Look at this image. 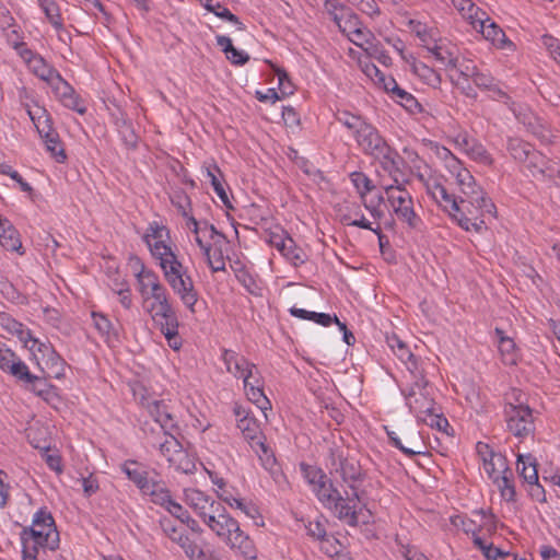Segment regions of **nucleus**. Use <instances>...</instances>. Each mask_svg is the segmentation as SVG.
I'll return each mask as SVG.
<instances>
[{"mask_svg":"<svg viewBox=\"0 0 560 560\" xmlns=\"http://www.w3.org/2000/svg\"><path fill=\"white\" fill-rule=\"evenodd\" d=\"M472 160L483 165H491L493 159L487 149L476 139L466 152Z\"/></svg>","mask_w":560,"mask_h":560,"instance_id":"58","label":"nucleus"},{"mask_svg":"<svg viewBox=\"0 0 560 560\" xmlns=\"http://www.w3.org/2000/svg\"><path fill=\"white\" fill-rule=\"evenodd\" d=\"M50 85L61 102H65L68 97L75 93L73 88L66 80H63L60 74L58 78H56V80H54V82L50 83Z\"/></svg>","mask_w":560,"mask_h":560,"instance_id":"64","label":"nucleus"},{"mask_svg":"<svg viewBox=\"0 0 560 560\" xmlns=\"http://www.w3.org/2000/svg\"><path fill=\"white\" fill-rule=\"evenodd\" d=\"M443 153L446 166L455 176L460 191L458 210L452 212V219L465 231L482 233L488 229V221L497 218L495 205L448 149L443 148Z\"/></svg>","mask_w":560,"mask_h":560,"instance_id":"1","label":"nucleus"},{"mask_svg":"<svg viewBox=\"0 0 560 560\" xmlns=\"http://www.w3.org/2000/svg\"><path fill=\"white\" fill-rule=\"evenodd\" d=\"M46 150L56 159L57 162L63 163L67 159L62 142L57 131L50 132L42 138Z\"/></svg>","mask_w":560,"mask_h":560,"instance_id":"48","label":"nucleus"},{"mask_svg":"<svg viewBox=\"0 0 560 560\" xmlns=\"http://www.w3.org/2000/svg\"><path fill=\"white\" fill-rule=\"evenodd\" d=\"M202 168L205 170L214 192L223 202V205L229 209H233L228 192L224 188L223 174L219 166L215 163H206Z\"/></svg>","mask_w":560,"mask_h":560,"instance_id":"26","label":"nucleus"},{"mask_svg":"<svg viewBox=\"0 0 560 560\" xmlns=\"http://www.w3.org/2000/svg\"><path fill=\"white\" fill-rule=\"evenodd\" d=\"M150 486L148 492H142L145 495H150L151 501L163 508H166L171 502L172 497L170 490L165 487L164 482L155 479Z\"/></svg>","mask_w":560,"mask_h":560,"instance_id":"46","label":"nucleus"},{"mask_svg":"<svg viewBox=\"0 0 560 560\" xmlns=\"http://www.w3.org/2000/svg\"><path fill=\"white\" fill-rule=\"evenodd\" d=\"M300 468L311 489L323 506L329 510L339 521L355 527L359 524L357 505L353 499L343 498L325 471L316 466L302 463Z\"/></svg>","mask_w":560,"mask_h":560,"instance_id":"3","label":"nucleus"},{"mask_svg":"<svg viewBox=\"0 0 560 560\" xmlns=\"http://www.w3.org/2000/svg\"><path fill=\"white\" fill-rule=\"evenodd\" d=\"M215 39L217 45L221 47L222 51L226 56V59L231 61L233 65L243 66L249 60L248 54L243 50L236 49L233 46L230 37L225 35H218Z\"/></svg>","mask_w":560,"mask_h":560,"instance_id":"36","label":"nucleus"},{"mask_svg":"<svg viewBox=\"0 0 560 560\" xmlns=\"http://www.w3.org/2000/svg\"><path fill=\"white\" fill-rule=\"evenodd\" d=\"M143 432L147 436L148 443L158 448L160 454L165 457V459L171 463V458H174L177 453H179L184 447L182 443L178 441L177 432H161L160 434L155 433L154 428H147V424L143 427Z\"/></svg>","mask_w":560,"mask_h":560,"instance_id":"9","label":"nucleus"},{"mask_svg":"<svg viewBox=\"0 0 560 560\" xmlns=\"http://www.w3.org/2000/svg\"><path fill=\"white\" fill-rule=\"evenodd\" d=\"M224 544L233 551L237 552L245 560H257L258 550L249 537L241 526L238 530L234 532L228 539L224 540Z\"/></svg>","mask_w":560,"mask_h":560,"instance_id":"19","label":"nucleus"},{"mask_svg":"<svg viewBox=\"0 0 560 560\" xmlns=\"http://www.w3.org/2000/svg\"><path fill=\"white\" fill-rule=\"evenodd\" d=\"M235 277L248 293L256 296L261 295V287L256 278L245 267L235 269Z\"/></svg>","mask_w":560,"mask_h":560,"instance_id":"52","label":"nucleus"},{"mask_svg":"<svg viewBox=\"0 0 560 560\" xmlns=\"http://www.w3.org/2000/svg\"><path fill=\"white\" fill-rule=\"evenodd\" d=\"M141 405L147 409L150 417L158 424L155 433L177 432L179 427L166 404L161 400H148L142 398Z\"/></svg>","mask_w":560,"mask_h":560,"instance_id":"10","label":"nucleus"},{"mask_svg":"<svg viewBox=\"0 0 560 560\" xmlns=\"http://www.w3.org/2000/svg\"><path fill=\"white\" fill-rule=\"evenodd\" d=\"M258 456L261 465L267 469L273 477L279 474L280 469L277 465L271 448L266 444V440H261L256 444V447H250Z\"/></svg>","mask_w":560,"mask_h":560,"instance_id":"38","label":"nucleus"},{"mask_svg":"<svg viewBox=\"0 0 560 560\" xmlns=\"http://www.w3.org/2000/svg\"><path fill=\"white\" fill-rule=\"evenodd\" d=\"M334 22L342 32L349 31L357 35L361 34L359 16L349 8H341V13H335Z\"/></svg>","mask_w":560,"mask_h":560,"instance_id":"40","label":"nucleus"},{"mask_svg":"<svg viewBox=\"0 0 560 560\" xmlns=\"http://www.w3.org/2000/svg\"><path fill=\"white\" fill-rule=\"evenodd\" d=\"M93 325L98 334L106 340L117 339L118 332L112 322L102 313L92 312Z\"/></svg>","mask_w":560,"mask_h":560,"instance_id":"44","label":"nucleus"},{"mask_svg":"<svg viewBox=\"0 0 560 560\" xmlns=\"http://www.w3.org/2000/svg\"><path fill=\"white\" fill-rule=\"evenodd\" d=\"M238 521L232 517L225 509L224 515L214 526L212 533L224 542V540L228 539L234 532L238 530Z\"/></svg>","mask_w":560,"mask_h":560,"instance_id":"45","label":"nucleus"},{"mask_svg":"<svg viewBox=\"0 0 560 560\" xmlns=\"http://www.w3.org/2000/svg\"><path fill=\"white\" fill-rule=\"evenodd\" d=\"M234 413L237 418V428L250 447H256L259 441L266 440L258 421L254 417H249L248 411L241 406H236Z\"/></svg>","mask_w":560,"mask_h":560,"instance_id":"15","label":"nucleus"},{"mask_svg":"<svg viewBox=\"0 0 560 560\" xmlns=\"http://www.w3.org/2000/svg\"><path fill=\"white\" fill-rule=\"evenodd\" d=\"M37 351L43 354V357H46V366L49 372V376L55 378H60L65 375V366L66 362L65 360L55 351L54 348H51L49 345H46L44 342L36 343Z\"/></svg>","mask_w":560,"mask_h":560,"instance_id":"25","label":"nucleus"},{"mask_svg":"<svg viewBox=\"0 0 560 560\" xmlns=\"http://www.w3.org/2000/svg\"><path fill=\"white\" fill-rule=\"evenodd\" d=\"M412 72L425 84L436 89L441 84V75L433 68L422 61L413 60L411 63Z\"/></svg>","mask_w":560,"mask_h":560,"instance_id":"39","label":"nucleus"},{"mask_svg":"<svg viewBox=\"0 0 560 560\" xmlns=\"http://www.w3.org/2000/svg\"><path fill=\"white\" fill-rule=\"evenodd\" d=\"M387 436L393 446L401 451L408 457H412L415 455H419L423 453L424 443L422 436L418 430L415 428H405L401 431L406 443L409 446H405L400 440V438L396 434L395 431H389L386 429Z\"/></svg>","mask_w":560,"mask_h":560,"instance_id":"14","label":"nucleus"},{"mask_svg":"<svg viewBox=\"0 0 560 560\" xmlns=\"http://www.w3.org/2000/svg\"><path fill=\"white\" fill-rule=\"evenodd\" d=\"M474 84L483 91L489 92V96L495 101L506 103L510 97L505 91L502 90L499 82L488 72L477 71L472 73Z\"/></svg>","mask_w":560,"mask_h":560,"instance_id":"21","label":"nucleus"},{"mask_svg":"<svg viewBox=\"0 0 560 560\" xmlns=\"http://www.w3.org/2000/svg\"><path fill=\"white\" fill-rule=\"evenodd\" d=\"M56 527L55 520L47 509H39L33 517L32 526L30 528H35L36 530L47 532V528Z\"/></svg>","mask_w":560,"mask_h":560,"instance_id":"56","label":"nucleus"},{"mask_svg":"<svg viewBox=\"0 0 560 560\" xmlns=\"http://www.w3.org/2000/svg\"><path fill=\"white\" fill-rule=\"evenodd\" d=\"M174 293L178 295L183 304L191 312L195 313V305L198 302V291L195 288L194 280L190 273L184 275L172 281L167 282Z\"/></svg>","mask_w":560,"mask_h":560,"instance_id":"17","label":"nucleus"},{"mask_svg":"<svg viewBox=\"0 0 560 560\" xmlns=\"http://www.w3.org/2000/svg\"><path fill=\"white\" fill-rule=\"evenodd\" d=\"M249 401L255 404L261 411H266L271 408V404L264 393V385L260 387H249L245 392Z\"/></svg>","mask_w":560,"mask_h":560,"instance_id":"59","label":"nucleus"},{"mask_svg":"<svg viewBox=\"0 0 560 560\" xmlns=\"http://www.w3.org/2000/svg\"><path fill=\"white\" fill-rule=\"evenodd\" d=\"M0 245L11 252H19L22 248L20 234L9 220L2 221L0 225Z\"/></svg>","mask_w":560,"mask_h":560,"instance_id":"34","label":"nucleus"},{"mask_svg":"<svg viewBox=\"0 0 560 560\" xmlns=\"http://www.w3.org/2000/svg\"><path fill=\"white\" fill-rule=\"evenodd\" d=\"M451 2L471 27L482 22L481 19H486V12L471 0H451Z\"/></svg>","mask_w":560,"mask_h":560,"instance_id":"31","label":"nucleus"},{"mask_svg":"<svg viewBox=\"0 0 560 560\" xmlns=\"http://www.w3.org/2000/svg\"><path fill=\"white\" fill-rule=\"evenodd\" d=\"M137 262L140 265V269L136 273L138 290L144 299H148L149 294L156 291L162 283L153 270L147 269L139 259H137Z\"/></svg>","mask_w":560,"mask_h":560,"instance_id":"28","label":"nucleus"},{"mask_svg":"<svg viewBox=\"0 0 560 560\" xmlns=\"http://www.w3.org/2000/svg\"><path fill=\"white\" fill-rule=\"evenodd\" d=\"M289 312L294 317H298L301 319H306V320H312V322H315L316 324L325 326V327L331 325L332 320H337L336 315H330L327 313H316V312H312V311H306L304 308H299L295 306L291 307Z\"/></svg>","mask_w":560,"mask_h":560,"instance_id":"42","label":"nucleus"},{"mask_svg":"<svg viewBox=\"0 0 560 560\" xmlns=\"http://www.w3.org/2000/svg\"><path fill=\"white\" fill-rule=\"evenodd\" d=\"M451 524L454 527L462 529L465 534H471L472 538L475 537V535H478V532L480 529L479 528L480 526L477 525L475 521H472L464 515L452 516Z\"/></svg>","mask_w":560,"mask_h":560,"instance_id":"61","label":"nucleus"},{"mask_svg":"<svg viewBox=\"0 0 560 560\" xmlns=\"http://www.w3.org/2000/svg\"><path fill=\"white\" fill-rule=\"evenodd\" d=\"M529 173L536 177L538 175L541 176H551L553 170L550 165V161L539 151L533 150L528 154V158L522 162Z\"/></svg>","mask_w":560,"mask_h":560,"instance_id":"30","label":"nucleus"},{"mask_svg":"<svg viewBox=\"0 0 560 560\" xmlns=\"http://www.w3.org/2000/svg\"><path fill=\"white\" fill-rule=\"evenodd\" d=\"M28 69L40 80L50 84L60 74L39 54L27 66Z\"/></svg>","mask_w":560,"mask_h":560,"instance_id":"37","label":"nucleus"},{"mask_svg":"<svg viewBox=\"0 0 560 560\" xmlns=\"http://www.w3.org/2000/svg\"><path fill=\"white\" fill-rule=\"evenodd\" d=\"M328 458L331 471L339 474L342 481L352 490L350 498H352L353 501H360L358 487L364 479V472L360 463L354 458L345 456L342 451L336 448L329 450Z\"/></svg>","mask_w":560,"mask_h":560,"instance_id":"6","label":"nucleus"},{"mask_svg":"<svg viewBox=\"0 0 560 560\" xmlns=\"http://www.w3.org/2000/svg\"><path fill=\"white\" fill-rule=\"evenodd\" d=\"M23 560H47L48 552H55L60 542L57 527L47 532L24 527L21 532Z\"/></svg>","mask_w":560,"mask_h":560,"instance_id":"4","label":"nucleus"},{"mask_svg":"<svg viewBox=\"0 0 560 560\" xmlns=\"http://www.w3.org/2000/svg\"><path fill=\"white\" fill-rule=\"evenodd\" d=\"M222 500L231 508L241 510L246 516L250 518H255L258 514L257 506L252 502H244L243 500L233 497H224Z\"/></svg>","mask_w":560,"mask_h":560,"instance_id":"62","label":"nucleus"},{"mask_svg":"<svg viewBox=\"0 0 560 560\" xmlns=\"http://www.w3.org/2000/svg\"><path fill=\"white\" fill-rule=\"evenodd\" d=\"M533 145L521 138L511 137L506 142V150L513 160L522 163L528 158V154L533 150Z\"/></svg>","mask_w":560,"mask_h":560,"instance_id":"43","label":"nucleus"},{"mask_svg":"<svg viewBox=\"0 0 560 560\" xmlns=\"http://www.w3.org/2000/svg\"><path fill=\"white\" fill-rule=\"evenodd\" d=\"M168 230L166 226L153 221L149 224L145 233L142 236L143 242L147 244L152 256L156 255L154 246H170L165 243L164 237H168Z\"/></svg>","mask_w":560,"mask_h":560,"instance_id":"29","label":"nucleus"},{"mask_svg":"<svg viewBox=\"0 0 560 560\" xmlns=\"http://www.w3.org/2000/svg\"><path fill=\"white\" fill-rule=\"evenodd\" d=\"M387 343L393 349V351L398 355V358L408 364L407 368L410 366L413 371L419 370L415 355L410 352L407 345L401 339L393 335L390 337H387Z\"/></svg>","mask_w":560,"mask_h":560,"instance_id":"41","label":"nucleus"},{"mask_svg":"<svg viewBox=\"0 0 560 560\" xmlns=\"http://www.w3.org/2000/svg\"><path fill=\"white\" fill-rule=\"evenodd\" d=\"M212 13L225 21H229L233 23L238 31H245L244 23L235 15L233 14L225 5L221 4L220 2L215 3V9L212 11Z\"/></svg>","mask_w":560,"mask_h":560,"instance_id":"63","label":"nucleus"},{"mask_svg":"<svg viewBox=\"0 0 560 560\" xmlns=\"http://www.w3.org/2000/svg\"><path fill=\"white\" fill-rule=\"evenodd\" d=\"M428 51L446 68L456 69L458 57L453 47H450L445 44L435 43L433 46H427Z\"/></svg>","mask_w":560,"mask_h":560,"instance_id":"33","label":"nucleus"},{"mask_svg":"<svg viewBox=\"0 0 560 560\" xmlns=\"http://www.w3.org/2000/svg\"><path fill=\"white\" fill-rule=\"evenodd\" d=\"M481 21L472 26V28L481 33L485 39L499 49H512L514 47V44L506 37L503 30L487 13L486 19H481Z\"/></svg>","mask_w":560,"mask_h":560,"instance_id":"16","label":"nucleus"},{"mask_svg":"<svg viewBox=\"0 0 560 560\" xmlns=\"http://www.w3.org/2000/svg\"><path fill=\"white\" fill-rule=\"evenodd\" d=\"M40 9L45 13L49 23L56 28L61 30L63 27V21L60 14V8L56 0H42L38 2Z\"/></svg>","mask_w":560,"mask_h":560,"instance_id":"50","label":"nucleus"},{"mask_svg":"<svg viewBox=\"0 0 560 560\" xmlns=\"http://www.w3.org/2000/svg\"><path fill=\"white\" fill-rule=\"evenodd\" d=\"M0 325L8 332L15 335L26 348L33 350L36 347L38 339L34 338L31 330L25 328L22 323L7 314H3L0 316Z\"/></svg>","mask_w":560,"mask_h":560,"instance_id":"22","label":"nucleus"},{"mask_svg":"<svg viewBox=\"0 0 560 560\" xmlns=\"http://www.w3.org/2000/svg\"><path fill=\"white\" fill-rule=\"evenodd\" d=\"M483 469L492 481L495 477L503 474V470L508 467L506 458L503 455L494 456V458L488 459L482 463Z\"/></svg>","mask_w":560,"mask_h":560,"instance_id":"55","label":"nucleus"},{"mask_svg":"<svg viewBox=\"0 0 560 560\" xmlns=\"http://www.w3.org/2000/svg\"><path fill=\"white\" fill-rule=\"evenodd\" d=\"M428 195L452 218V212L458 210L459 196L450 194L440 178L429 177L424 180Z\"/></svg>","mask_w":560,"mask_h":560,"instance_id":"12","label":"nucleus"},{"mask_svg":"<svg viewBox=\"0 0 560 560\" xmlns=\"http://www.w3.org/2000/svg\"><path fill=\"white\" fill-rule=\"evenodd\" d=\"M504 417L509 432L520 440L534 435L535 421L533 409L524 405L509 402L504 407Z\"/></svg>","mask_w":560,"mask_h":560,"instance_id":"7","label":"nucleus"},{"mask_svg":"<svg viewBox=\"0 0 560 560\" xmlns=\"http://www.w3.org/2000/svg\"><path fill=\"white\" fill-rule=\"evenodd\" d=\"M503 500L506 502H515L516 501V490L514 485V475L511 468L506 467L499 477L492 481Z\"/></svg>","mask_w":560,"mask_h":560,"instance_id":"32","label":"nucleus"},{"mask_svg":"<svg viewBox=\"0 0 560 560\" xmlns=\"http://www.w3.org/2000/svg\"><path fill=\"white\" fill-rule=\"evenodd\" d=\"M154 249H156V255L152 257L159 260V266L163 271L166 282L189 273L171 246L155 245Z\"/></svg>","mask_w":560,"mask_h":560,"instance_id":"11","label":"nucleus"},{"mask_svg":"<svg viewBox=\"0 0 560 560\" xmlns=\"http://www.w3.org/2000/svg\"><path fill=\"white\" fill-rule=\"evenodd\" d=\"M350 177L362 199L374 188L372 180L362 172H353Z\"/></svg>","mask_w":560,"mask_h":560,"instance_id":"60","label":"nucleus"},{"mask_svg":"<svg viewBox=\"0 0 560 560\" xmlns=\"http://www.w3.org/2000/svg\"><path fill=\"white\" fill-rule=\"evenodd\" d=\"M121 470L127 475L141 492H148L155 478L149 476V471L137 460L128 459L121 465Z\"/></svg>","mask_w":560,"mask_h":560,"instance_id":"20","label":"nucleus"},{"mask_svg":"<svg viewBox=\"0 0 560 560\" xmlns=\"http://www.w3.org/2000/svg\"><path fill=\"white\" fill-rule=\"evenodd\" d=\"M290 238L291 236L288 232L280 226H276L275 230H269L265 233L266 243L275 247L279 253L282 252Z\"/></svg>","mask_w":560,"mask_h":560,"instance_id":"54","label":"nucleus"},{"mask_svg":"<svg viewBox=\"0 0 560 560\" xmlns=\"http://www.w3.org/2000/svg\"><path fill=\"white\" fill-rule=\"evenodd\" d=\"M226 371L236 378H242L255 364L249 362L244 355L229 349H224L221 355Z\"/></svg>","mask_w":560,"mask_h":560,"instance_id":"23","label":"nucleus"},{"mask_svg":"<svg viewBox=\"0 0 560 560\" xmlns=\"http://www.w3.org/2000/svg\"><path fill=\"white\" fill-rule=\"evenodd\" d=\"M184 500L200 520L206 517L209 513H214V510L219 511L218 509L222 506L220 501L194 488L185 489Z\"/></svg>","mask_w":560,"mask_h":560,"instance_id":"13","label":"nucleus"},{"mask_svg":"<svg viewBox=\"0 0 560 560\" xmlns=\"http://www.w3.org/2000/svg\"><path fill=\"white\" fill-rule=\"evenodd\" d=\"M498 349L501 355V361L504 365H515L518 361V351L514 340L509 338H501V342L498 345Z\"/></svg>","mask_w":560,"mask_h":560,"instance_id":"49","label":"nucleus"},{"mask_svg":"<svg viewBox=\"0 0 560 560\" xmlns=\"http://www.w3.org/2000/svg\"><path fill=\"white\" fill-rule=\"evenodd\" d=\"M408 370L413 381L409 387L401 389V394L410 412L420 420L435 408V401L431 393L432 386L421 371H413L410 366Z\"/></svg>","mask_w":560,"mask_h":560,"instance_id":"5","label":"nucleus"},{"mask_svg":"<svg viewBox=\"0 0 560 560\" xmlns=\"http://www.w3.org/2000/svg\"><path fill=\"white\" fill-rule=\"evenodd\" d=\"M280 254L294 267H300L307 259L306 253L296 245L292 237L289 240V242H287V245Z\"/></svg>","mask_w":560,"mask_h":560,"instance_id":"47","label":"nucleus"},{"mask_svg":"<svg viewBox=\"0 0 560 560\" xmlns=\"http://www.w3.org/2000/svg\"><path fill=\"white\" fill-rule=\"evenodd\" d=\"M170 466L174 467L175 470L184 474H192L196 470V463L184 448L177 453L174 458H171Z\"/></svg>","mask_w":560,"mask_h":560,"instance_id":"53","label":"nucleus"},{"mask_svg":"<svg viewBox=\"0 0 560 560\" xmlns=\"http://www.w3.org/2000/svg\"><path fill=\"white\" fill-rule=\"evenodd\" d=\"M0 369L15 377L18 381L31 384L32 390L43 396L44 389L38 388L37 385L42 383V378L30 372L28 366L13 352L5 343L0 341Z\"/></svg>","mask_w":560,"mask_h":560,"instance_id":"8","label":"nucleus"},{"mask_svg":"<svg viewBox=\"0 0 560 560\" xmlns=\"http://www.w3.org/2000/svg\"><path fill=\"white\" fill-rule=\"evenodd\" d=\"M390 207L393 208V211L397 218L401 222L406 223L408 228L418 230L421 226L422 221L413 210L411 195H409V197L404 199L401 202H395L394 205H390Z\"/></svg>","mask_w":560,"mask_h":560,"instance_id":"27","label":"nucleus"},{"mask_svg":"<svg viewBox=\"0 0 560 560\" xmlns=\"http://www.w3.org/2000/svg\"><path fill=\"white\" fill-rule=\"evenodd\" d=\"M177 544L190 560H207L205 551L188 536L185 535Z\"/></svg>","mask_w":560,"mask_h":560,"instance_id":"57","label":"nucleus"},{"mask_svg":"<svg viewBox=\"0 0 560 560\" xmlns=\"http://www.w3.org/2000/svg\"><path fill=\"white\" fill-rule=\"evenodd\" d=\"M516 468L520 476L530 486L536 487V491L545 493L544 489L538 485V471L536 459L530 455H518Z\"/></svg>","mask_w":560,"mask_h":560,"instance_id":"24","label":"nucleus"},{"mask_svg":"<svg viewBox=\"0 0 560 560\" xmlns=\"http://www.w3.org/2000/svg\"><path fill=\"white\" fill-rule=\"evenodd\" d=\"M336 120L351 131L358 147L364 154L378 160L383 170L393 173L398 170V153L390 148L378 130L360 115L337 110Z\"/></svg>","mask_w":560,"mask_h":560,"instance_id":"2","label":"nucleus"},{"mask_svg":"<svg viewBox=\"0 0 560 560\" xmlns=\"http://www.w3.org/2000/svg\"><path fill=\"white\" fill-rule=\"evenodd\" d=\"M392 98L399 103L410 114H418L422 112V106L418 100L409 92L405 91L400 86L396 89V92L392 95Z\"/></svg>","mask_w":560,"mask_h":560,"instance_id":"51","label":"nucleus"},{"mask_svg":"<svg viewBox=\"0 0 560 560\" xmlns=\"http://www.w3.org/2000/svg\"><path fill=\"white\" fill-rule=\"evenodd\" d=\"M154 325L159 327L160 331L164 335L168 346L178 350L182 346V341L178 335V318L176 312H170L166 315H153L152 318Z\"/></svg>","mask_w":560,"mask_h":560,"instance_id":"18","label":"nucleus"},{"mask_svg":"<svg viewBox=\"0 0 560 560\" xmlns=\"http://www.w3.org/2000/svg\"><path fill=\"white\" fill-rule=\"evenodd\" d=\"M27 114L40 138H44L46 135L56 131L52 127V119L44 107L36 106L35 109L28 108Z\"/></svg>","mask_w":560,"mask_h":560,"instance_id":"35","label":"nucleus"}]
</instances>
